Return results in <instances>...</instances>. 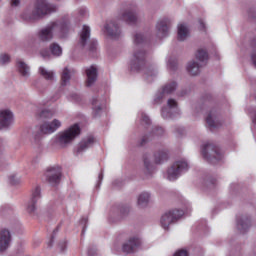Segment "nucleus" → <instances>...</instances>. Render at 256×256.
Instances as JSON below:
<instances>
[{
  "mask_svg": "<svg viewBox=\"0 0 256 256\" xmlns=\"http://www.w3.org/2000/svg\"><path fill=\"white\" fill-rule=\"evenodd\" d=\"M54 36L58 37V39H67L69 37V21H52L39 32L40 41H51Z\"/></svg>",
  "mask_w": 256,
  "mask_h": 256,
  "instance_id": "f257e3e1",
  "label": "nucleus"
},
{
  "mask_svg": "<svg viewBox=\"0 0 256 256\" xmlns=\"http://www.w3.org/2000/svg\"><path fill=\"white\" fill-rule=\"evenodd\" d=\"M55 11H57V6L49 4L47 0H36L34 6H29L20 14V19L28 22L37 21L44 15L55 13Z\"/></svg>",
  "mask_w": 256,
  "mask_h": 256,
  "instance_id": "f03ea898",
  "label": "nucleus"
},
{
  "mask_svg": "<svg viewBox=\"0 0 256 256\" xmlns=\"http://www.w3.org/2000/svg\"><path fill=\"white\" fill-rule=\"evenodd\" d=\"M134 45H135V52L133 54V58L130 62V69L131 71H141L143 67H145V59L147 54L143 49H139L145 43V36L141 33H136L134 35Z\"/></svg>",
  "mask_w": 256,
  "mask_h": 256,
  "instance_id": "7ed1b4c3",
  "label": "nucleus"
},
{
  "mask_svg": "<svg viewBox=\"0 0 256 256\" xmlns=\"http://www.w3.org/2000/svg\"><path fill=\"white\" fill-rule=\"evenodd\" d=\"M202 155L204 159H206L208 163H212V165H215L218 161L223 159L221 148L213 143H206L202 147Z\"/></svg>",
  "mask_w": 256,
  "mask_h": 256,
  "instance_id": "20e7f679",
  "label": "nucleus"
},
{
  "mask_svg": "<svg viewBox=\"0 0 256 256\" xmlns=\"http://www.w3.org/2000/svg\"><path fill=\"white\" fill-rule=\"evenodd\" d=\"M80 134L81 128L78 124H74L58 135V144L60 147H67V145H69L76 137H79Z\"/></svg>",
  "mask_w": 256,
  "mask_h": 256,
  "instance_id": "39448f33",
  "label": "nucleus"
},
{
  "mask_svg": "<svg viewBox=\"0 0 256 256\" xmlns=\"http://www.w3.org/2000/svg\"><path fill=\"white\" fill-rule=\"evenodd\" d=\"M61 127V121L54 119L52 122H46L40 127V131L35 132L33 134L34 143L39 145L41 138L43 137V133L45 135H51V133H55L57 129Z\"/></svg>",
  "mask_w": 256,
  "mask_h": 256,
  "instance_id": "423d86ee",
  "label": "nucleus"
},
{
  "mask_svg": "<svg viewBox=\"0 0 256 256\" xmlns=\"http://www.w3.org/2000/svg\"><path fill=\"white\" fill-rule=\"evenodd\" d=\"M189 171V164L185 160L176 161L167 171V179L175 181L182 173Z\"/></svg>",
  "mask_w": 256,
  "mask_h": 256,
  "instance_id": "0eeeda50",
  "label": "nucleus"
},
{
  "mask_svg": "<svg viewBox=\"0 0 256 256\" xmlns=\"http://www.w3.org/2000/svg\"><path fill=\"white\" fill-rule=\"evenodd\" d=\"M185 215L183 210H172L166 212L160 219L161 227L165 229V231L169 230V225H173L176 223L178 219H181Z\"/></svg>",
  "mask_w": 256,
  "mask_h": 256,
  "instance_id": "6e6552de",
  "label": "nucleus"
},
{
  "mask_svg": "<svg viewBox=\"0 0 256 256\" xmlns=\"http://www.w3.org/2000/svg\"><path fill=\"white\" fill-rule=\"evenodd\" d=\"M39 201H41V187L36 186L32 191V196L26 206L27 213L33 215V213L37 211V203H39Z\"/></svg>",
  "mask_w": 256,
  "mask_h": 256,
  "instance_id": "1a4fd4ad",
  "label": "nucleus"
},
{
  "mask_svg": "<svg viewBox=\"0 0 256 256\" xmlns=\"http://www.w3.org/2000/svg\"><path fill=\"white\" fill-rule=\"evenodd\" d=\"M163 119H173L175 115H179V108L175 99H168L167 107L162 108L161 111Z\"/></svg>",
  "mask_w": 256,
  "mask_h": 256,
  "instance_id": "9d476101",
  "label": "nucleus"
},
{
  "mask_svg": "<svg viewBox=\"0 0 256 256\" xmlns=\"http://www.w3.org/2000/svg\"><path fill=\"white\" fill-rule=\"evenodd\" d=\"M141 238L131 237L122 246L123 253H135L141 247Z\"/></svg>",
  "mask_w": 256,
  "mask_h": 256,
  "instance_id": "9b49d317",
  "label": "nucleus"
},
{
  "mask_svg": "<svg viewBox=\"0 0 256 256\" xmlns=\"http://www.w3.org/2000/svg\"><path fill=\"white\" fill-rule=\"evenodd\" d=\"M171 27V22L169 19H163L156 24V35L158 39H164L169 35V28Z\"/></svg>",
  "mask_w": 256,
  "mask_h": 256,
  "instance_id": "f8f14e48",
  "label": "nucleus"
},
{
  "mask_svg": "<svg viewBox=\"0 0 256 256\" xmlns=\"http://www.w3.org/2000/svg\"><path fill=\"white\" fill-rule=\"evenodd\" d=\"M46 179L50 185H58V183L61 181V168H48L46 172Z\"/></svg>",
  "mask_w": 256,
  "mask_h": 256,
  "instance_id": "ddd939ff",
  "label": "nucleus"
},
{
  "mask_svg": "<svg viewBox=\"0 0 256 256\" xmlns=\"http://www.w3.org/2000/svg\"><path fill=\"white\" fill-rule=\"evenodd\" d=\"M13 125V112L0 110V129H9Z\"/></svg>",
  "mask_w": 256,
  "mask_h": 256,
  "instance_id": "4468645a",
  "label": "nucleus"
},
{
  "mask_svg": "<svg viewBox=\"0 0 256 256\" xmlns=\"http://www.w3.org/2000/svg\"><path fill=\"white\" fill-rule=\"evenodd\" d=\"M106 33L112 39H119L121 37V29L119 28V24L115 21H110L105 25Z\"/></svg>",
  "mask_w": 256,
  "mask_h": 256,
  "instance_id": "2eb2a0df",
  "label": "nucleus"
},
{
  "mask_svg": "<svg viewBox=\"0 0 256 256\" xmlns=\"http://www.w3.org/2000/svg\"><path fill=\"white\" fill-rule=\"evenodd\" d=\"M11 247V232L7 229H3L0 232V251H7Z\"/></svg>",
  "mask_w": 256,
  "mask_h": 256,
  "instance_id": "dca6fc26",
  "label": "nucleus"
},
{
  "mask_svg": "<svg viewBox=\"0 0 256 256\" xmlns=\"http://www.w3.org/2000/svg\"><path fill=\"white\" fill-rule=\"evenodd\" d=\"M206 123L210 129H217L220 127L221 123L217 120V112L215 110L210 111L206 117Z\"/></svg>",
  "mask_w": 256,
  "mask_h": 256,
  "instance_id": "f3484780",
  "label": "nucleus"
},
{
  "mask_svg": "<svg viewBox=\"0 0 256 256\" xmlns=\"http://www.w3.org/2000/svg\"><path fill=\"white\" fill-rule=\"evenodd\" d=\"M86 85L87 87H91L95 81H97V68L95 66H91L90 68L86 69Z\"/></svg>",
  "mask_w": 256,
  "mask_h": 256,
  "instance_id": "a211bd4d",
  "label": "nucleus"
},
{
  "mask_svg": "<svg viewBox=\"0 0 256 256\" xmlns=\"http://www.w3.org/2000/svg\"><path fill=\"white\" fill-rule=\"evenodd\" d=\"M95 143V138L93 136H89L86 139H83L77 148V153H83V151H87L89 147H93V144Z\"/></svg>",
  "mask_w": 256,
  "mask_h": 256,
  "instance_id": "6ab92c4d",
  "label": "nucleus"
},
{
  "mask_svg": "<svg viewBox=\"0 0 256 256\" xmlns=\"http://www.w3.org/2000/svg\"><path fill=\"white\" fill-rule=\"evenodd\" d=\"M17 69L22 77H30L31 75V68L23 61V60H17Z\"/></svg>",
  "mask_w": 256,
  "mask_h": 256,
  "instance_id": "aec40b11",
  "label": "nucleus"
},
{
  "mask_svg": "<svg viewBox=\"0 0 256 256\" xmlns=\"http://www.w3.org/2000/svg\"><path fill=\"white\" fill-rule=\"evenodd\" d=\"M90 37H91V28H89V26H87V25H84L82 28V31L80 33L79 45L81 47H85V45H87V41Z\"/></svg>",
  "mask_w": 256,
  "mask_h": 256,
  "instance_id": "412c9836",
  "label": "nucleus"
},
{
  "mask_svg": "<svg viewBox=\"0 0 256 256\" xmlns=\"http://www.w3.org/2000/svg\"><path fill=\"white\" fill-rule=\"evenodd\" d=\"M122 20L127 22L128 25H134L137 22V15L133 11H126L122 14Z\"/></svg>",
  "mask_w": 256,
  "mask_h": 256,
  "instance_id": "4be33fe9",
  "label": "nucleus"
},
{
  "mask_svg": "<svg viewBox=\"0 0 256 256\" xmlns=\"http://www.w3.org/2000/svg\"><path fill=\"white\" fill-rule=\"evenodd\" d=\"M150 200H151V194H149L148 192H142L138 196L137 203L140 207H147V205H149Z\"/></svg>",
  "mask_w": 256,
  "mask_h": 256,
  "instance_id": "5701e85b",
  "label": "nucleus"
},
{
  "mask_svg": "<svg viewBox=\"0 0 256 256\" xmlns=\"http://www.w3.org/2000/svg\"><path fill=\"white\" fill-rule=\"evenodd\" d=\"M189 37V28L185 24H180L178 26V41H185Z\"/></svg>",
  "mask_w": 256,
  "mask_h": 256,
  "instance_id": "b1692460",
  "label": "nucleus"
},
{
  "mask_svg": "<svg viewBox=\"0 0 256 256\" xmlns=\"http://www.w3.org/2000/svg\"><path fill=\"white\" fill-rule=\"evenodd\" d=\"M237 227L242 233H246L247 229L251 227V220L249 218H242L238 221Z\"/></svg>",
  "mask_w": 256,
  "mask_h": 256,
  "instance_id": "393cba45",
  "label": "nucleus"
},
{
  "mask_svg": "<svg viewBox=\"0 0 256 256\" xmlns=\"http://www.w3.org/2000/svg\"><path fill=\"white\" fill-rule=\"evenodd\" d=\"M154 157H155V163L157 165H161V163H165V161L169 159V154L167 153V151H160L156 153Z\"/></svg>",
  "mask_w": 256,
  "mask_h": 256,
  "instance_id": "a878e982",
  "label": "nucleus"
},
{
  "mask_svg": "<svg viewBox=\"0 0 256 256\" xmlns=\"http://www.w3.org/2000/svg\"><path fill=\"white\" fill-rule=\"evenodd\" d=\"M199 69H201V66L199 65V63H197L195 61H191L188 63L187 71L191 75H193V76L197 75L199 73Z\"/></svg>",
  "mask_w": 256,
  "mask_h": 256,
  "instance_id": "bb28decb",
  "label": "nucleus"
},
{
  "mask_svg": "<svg viewBox=\"0 0 256 256\" xmlns=\"http://www.w3.org/2000/svg\"><path fill=\"white\" fill-rule=\"evenodd\" d=\"M39 73L44 79H46V81H53L54 79L55 74L53 73V71H49L44 67L39 68Z\"/></svg>",
  "mask_w": 256,
  "mask_h": 256,
  "instance_id": "cd10ccee",
  "label": "nucleus"
},
{
  "mask_svg": "<svg viewBox=\"0 0 256 256\" xmlns=\"http://www.w3.org/2000/svg\"><path fill=\"white\" fill-rule=\"evenodd\" d=\"M162 90H163V93H165L166 95H171V93L177 90V82L173 81V82L167 83L162 88Z\"/></svg>",
  "mask_w": 256,
  "mask_h": 256,
  "instance_id": "c85d7f7f",
  "label": "nucleus"
},
{
  "mask_svg": "<svg viewBox=\"0 0 256 256\" xmlns=\"http://www.w3.org/2000/svg\"><path fill=\"white\" fill-rule=\"evenodd\" d=\"M50 51L54 57H61V55H63V49L57 43H52L50 45Z\"/></svg>",
  "mask_w": 256,
  "mask_h": 256,
  "instance_id": "c756f323",
  "label": "nucleus"
},
{
  "mask_svg": "<svg viewBox=\"0 0 256 256\" xmlns=\"http://www.w3.org/2000/svg\"><path fill=\"white\" fill-rule=\"evenodd\" d=\"M71 73L72 71L69 68H64L61 76L62 85L65 86L69 81H71Z\"/></svg>",
  "mask_w": 256,
  "mask_h": 256,
  "instance_id": "7c9ffc66",
  "label": "nucleus"
},
{
  "mask_svg": "<svg viewBox=\"0 0 256 256\" xmlns=\"http://www.w3.org/2000/svg\"><path fill=\"white\" fill-rule=\"evenodd\" d=\"M196 59L197 61H200V63H205L207 59H209V56L207 55V51L200 49L196 53Z\"/></svg>",
  "mask_w": 256,
  "mask_h": 256,
  "instance_id": "2f4dec72",
  "label": "nucleus"
},
{
  "mask_svg": "<svg viewBox=\"0 0 256 256\" xmlns=\"http://www.w3.org/2000/svg\"><path fill=\"white\" fill-rule=\"evenodd\" d=\"M39 117L40 119H51L53 117V112L47 109L41 110Z\"/></svg>",
  "mask_w": 256,
  "mask_h": 256,
  "instance_id": "473e14b6",
  "label": "nucleus"
},
{
  "mask_svg": "<svg viewBox=\"0 0 256 256\" xmlns=\"http://www.w3.org/2000/svg\"><path fill=\"white\" fill-rule=\"evenodd\" d=\"M166 95H167L166 93H163V90L161 92H158L155 95L154 103L156 105H159L160 103H163V99H165Z\"/></svg>",
  "mask_w": 256,
  "mask_h": 256,
  "instance_id": "72a5a7b5",
  "label": "nucleus"
},
{
  "mask_svg": "<svg viewBox=\"0 0 256 256\" xmlns=\"http://www.w3.org/2000/svg\"><path fill=\"white\" fill-rule=\"evenodd\" d=\"M155 75H157V72H155V70L147 69L145 71V78L149 83H151L152 81L151 77H155Z\"/></svg>",
  "mask_w": 256,
  "mask_h": 256,
  "instance_id": "f704fd0d",
  "label": "nucleus"
},
{
  "mask_svg": "<svg viewBox=\"0 0 256 256\" xmlns=\"http://www.w3.org/2000/svg\"><path fill=\"white\" fill-rule=\"evenodd\" d=\"M11 61V56L8 54H1L0 55V65H7Z\"/></svg>",
  "mask_w": 256,
  "mask_h": 256,
  "instance_id": "c9c22d12",
  "label": "nucleus"
},
{
  "mask_svg": "<svg viewBox=\"0 0 256 256\" xmlns=\"http://www.w3.org/2000/svg\"><path fill=\"white\" fill-rule=\"evenodd\" d=\"M11 185H19L21 183V178L17 175H11L9 178Z\"/></svg>",
  "mask_w": 256,
  "mask_h": 256,
  "instance_id": "e433bc0d",
  "label": "nucleus"
},
{
  "mask_svg": "<svg viewBox=\"0 0 256 256\" xmlns=\"http://www.w3.org/2000/svg\"><path fill=\"white\" fill-rule=\"evenodd\" d=\"M142 123H145V125H151V119H149V116L147 114L142 113Z\"/></svg>",
  "mask_w": 256,
  "mask_h": 256,
  "instance_id": "4c0bfd02",
  "label": "nucleus"
},
{
  "mask_svg": "<svg viewBox=\"0 0 256 256\" xmlns=\"http://www.w3.org/2000/svg\"><path fill=\"white\" fill-rule=\"evenodd\" d=\"M168 67L169 69H171L172 71H175V69H177V62L176 61H168Z\"/></svg>",
  "mask_w": 256,
  "mask_h": 256,
  "instance_id": "58836bf2",
  "label": "nucleus"
},
{
  "mask_svg": "<svg viewBox=\"0 0 256 256\" xmlns=\"http://www.w3.org/2000/svg\"><path fill=\"white\" fill-rule=\"evenodd\" d=\"M97 49V40L90 41L89 51H95Z\"/></svg>",
  "mask_w": 256,
  "mask_h": 256,
  "instance_id": "ea45409f",
  "label": "nucleus"
},
{
  "mask_svg": "<svg viewBox=\"0 0 256 256\" xmlns=\"http://www.w3.org/2000/svg\"><path fill=\"white\" fill-rule=\"evenodd\" d=\"M163 132L164 130L161 128V127H156L154 130H153V135H163Z\"/></svg>",
  "mask_w": 256,
  "mask_h": 256,
  "instance_id": "a19ab883",
  "label": "nucleus"
},
{
  "mask_svg": "<svg viewBox=\"0 0 256 256\" xmlns=\"http://www.w3.org/2000/svg\"><path fill=\"white\" fill-rule=\"evenodd\" d=\"M174 256H189V253L187 252V250H178Z\"/></svg>",
  "mask_w": 256,
  "mask_h": 256,
  "instance_id": "79ce46f5",
  "label": "nucleus"
},
{
  "mask_svg": "<svg viewBox=\"0 0 256 256\" xmlns=\"http://www.w3.org/2000/svg\"><path fill=\"white\" fill-rule=\"evenodd\" d=\"M10 5L11 7H19V5H21V0H11Z\"/></svg>",
  "mask_w": 256,
  "mask_h": 256,
  "instance_id": "37998d69",
  "label": "nucleus"
},
{
  "mask_svg": "<svg viewBox=\"0 0 256 256\" xmlns=\"http://www.w3.org/2000/svg\"><path fill=\"white\" fill-rule=\"evenodd\" d=\"M59 248H60V251H65V249H67V242L66 241L60 242Z\"/></svg>",
  "mask_w": 256,
  "mask_h": 256,
  "instance_id": "c03bdc74",
  "label": "nucleus"
},
{
  "mask_svg": "<svg viewBox=\"0 0 256 256\" xmlns=\"http://www.w3.org/2000/svg\"><path fill=\"white\" fill-rule=\"evenodd\" d=\"M41 55L43 59H49V57H51V54L49 53V51H42Z\"/></svg>",
  "mask_w": 256,
  "mask_h": 256,
  "instance_id": "a18cd8bd",
  "label": "nucleus"
},
{
  "mask_svg": "<svg viewBox=\"0 0 256 256\" xmlns=\"http://www.w3.org/2000/svg\"><path fill=\"white\" fill-rule=\"evenodd\" d=\"M144 165H145V167H146V169H147L148 171H151V169H152L151 163H149V162L147 161V159L144 160Z\"/></svg>",
  "mask_w": 256,
  "mask_h": 256,
  "instance_id": "49530a36",
  "label": "nucleus"
},
{
  "mask_svg": "<svg viewBox=\"0 0 256 256\" xmlns=\"http://www.w3.org/2000/svg\"><path fill=\"white\" fill-rule=\"evenodd\" d=\"M94 115L97 116L99 115V112L101 111V106L93 107Z\"/></svg>",
  "mask_w": 256,
  "mask_h": 256,
  "instance_id": "de8ad7c7",
  "label": "nucleus"
},
{
  "mask_svg": "<svg viewBox=\"0 0 256 256\" xmlns=\"http://www.w3.org/2000/svg\"><path fill=\"white\" fill-rule=\"evenodd\" d=\"M251 61L253 65L256 67V52L251 55Z\"/></svg>",
  "mask_w": 256,
  "mask_h": 256,
  "instance_id": "09e8293b",
  "label": "nucleus"
},
{
  "mask_svg": "<svg viewBox=\"0 0 256 256\" xmlns=\"http://www.w3.org/2000/svg\"><path fill=\"white\" fill-rule=\"evenodd\" d=\"M120 211H121L122 215H125L126 213L129 212V207H122V208L120 209Z\"/></svg>",
  "mask_w": 256,
  "mask_h": 256,
  "instance_id": "8fccbe9b",
  "label": "nucleus"
},
{
  "mask_svg": "<svg viewBox=\"0 0 256 256\" xmlns=\"http://www.w3.org/2000/svg\"><path fill=\"white\" fill-rule=\"evenodd\" d=\"M147 141H148L147 136H144V137L142 138V140H141L140 146L143 147V145H145V144L147 143Z\"/></svg>",
  "mask_w": 256,
  "mask_h": 256,
  "instance_id": "3c124183",
  "label": "nucleus"
},
{
  "mask_svg": "<svg viewBox=\"0 0 256 256\" xmlns=\"http://www.w3.org/2000/svg\"><path fill=\"white\" fill-rule=\"evenodd\" d=\"M200 23V29H205V23L203 22V20H199Z\"/></svg>",
  "mask_w": 256,
  "mask_h": 256,
  "instance_id": "603ef678",
  "label": "nucleus"
},
{
  "mask_svg": "<svg viewBox=\"0 0 256 256\" xmlns=\"http://www.w3.org/2000/svg\"><path fill=\"white\" fill-rule=\"evenodd\" d=\"M98 179H99V181H103V172H101V173L98 175Z\"/></svg>",
  "mask_w": 256,
  "mask_h": 256,
  "instance_id": "864d4df0",
  "label": "nucleus"
},
{
  "mask_svg": "<svg viewBox=\"0 0 256 256\" xmlns=\"http://www.w3.org/2000/svg\"><path fill=\"white\" fill-rule=\"evenodd\" d=\"M54 237H55V236H52V237H51V240H50V242L48 243L49 247H51V245H53V239H54Z\"/></svg>",
  "mask_w": 256,
  "mask_h": 256,
  "instance_id": "5fc2aeb1",
  "label": "nucleus"
},
{
  "mask_svg": "<svg viewBox=\"0 0 256 256\" xmlns=\"http://www.w3.org/2000/svg\"><path fill=\"white\" fill-rule=\"evenodd\" d=\"M97 104V99H93L92 100V105H96Z\"/></svg>",
  "mask_w": 256,
  "mask_h": 256,
  "instance_id": "6e6d98bb",
  "label": "nucleus"
},
{
  "mask_svg": "<svg viewBox=\"0 0 256 256\" xmlns=\"http://www.w3.org/2000/svg\"><path fill=\"white\" fill-rule=\"evenodd\" d=\"M86 11L85 10H80L81 15H85Z\"/></svg>",
  "mask_w": 256,
  "mask_h": 256,
  "instance_id": "4d7b16f0",
  "label": "nucleus"
},
{
  "mask_svg": "<svg viewBox=\"0 0 256 256\" xmlns=\"http://www.w3.org/2000/svg\"><path fill=\"white\" fill-rule=\"evenodd\" d=\"M87 222V219L86 218H83L82 219V223H86Z\"/></svg>",
  "mask_w": 256,
  "mask_h": 256,
  "instance_id": "13d9d810",
  "label": "nucleus"
},
{
  "mask_svg": "<svg viewBox=\"0 0 256 256\" xmlns=\"http://www.w3.org/2000/svg\"><path fill=\"white\" fill-rule=\"evenodd\" d=\"M85 234V228H83V230H82V235H84Z\"/></svg>",
  "mask_w": 256,
  "mask_h": 256,
  "instance_id": "bf43d9fd",
  "label": "nucleus"
},
{
  "mask_svg": "<svg viewBox=\"0 0 256 256\" xmlns=\"http://www.w3.org/2000/svg\"><path fill=\"white\" fill-rule=\"evenodd\" d=\"M57 230H54V234L56 233Z\"/></svg>",
  "mask_w": 256,
  "mask_h": 256,
  "instance_id": "052dcab7",
  "label": "nucleus"
}]
</instances>
